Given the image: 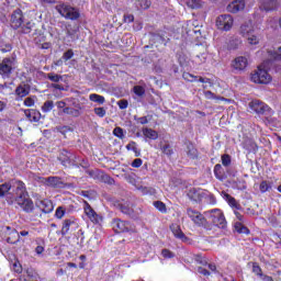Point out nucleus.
<instances>
[{"instance_id":"49","label":"nucleus","mask_w":281,"mask_h":281,"mask_svg":"<svg viewBox=\"0 0 281 281\" xmlns=\"http://www.w3.org/2000/svg\"><path fill=\"white\" fill-rule=\"evenodd\" d=\"M94 113L98 117H104V115H106V110L104 108H94Z\"/></svg>"},{"instance_id":"40","label":"nucleus","mask_w":281,"mask_h":281,"mask_svg":"<svg viewBox=\"0 0 281 281\" xmlns=\"http://www.w3.org/2000/svg\"><path fill=\"white\" fill-rule=\"evenodd\" d=\"M48 80H50V82H60V80H63V76L54 74V72H49L47 75Z\"/></svg>"},{"instance_id":"42","label":"nucleus","mask_w":281,"mask_h":281,"mask_svg":"<svg viewBox=\"0 0 281 281\" xmlns=\"http://www.w3.org/2000/svg\"><path fill=\"white\" fill-rule=\"evenodd\" d=\"M239 46H240V40L238 38L231 40L228 42V49H238Z\"/></svg>"},{"instance_id":"13","label":"nucleus","mask_w":281,"mask_h":281,"mask_svg":"<svg viewBox=\"0 0 281 281\" xmlns=\"http://www.w3.org/2000/svg\"><path fill=\"white\" fill-rule=\"evenodd\" d=\"M114 207L116 210H120L123 214H126L127 216H134L135 211L133 210V206H131V202H115Z\"/></svg>"},{"instance_id":"30","label":"nucleus","mask_w":281,"mask_h":281,"mask_svg":"<svg viewBox=\"0 0 281 281\" xmlns=\"http://www.w3.org/2000/svg\"><path fill=\"white\" fill-rule=\"evenodd\" d=\"M187 155L190 159H196L199 157V151L194 148V145L189 144L187 146Z\"/></svg>"},{"instance_id":"34","label":"nucleus","mask_w":281,"mask_h":281,"mask_svg":"<svg viewBox=\"0 0 281 281\" xmlns=\"http://www.w3.org/2000/svg\"><path fill=\"white\" fill-rule=\"evenodd\" d=\"M74 225V221L71 220H65L61 227V235L66 236V234H69V228Z\"/></svg>"},{"instance_id":"6","label":"nucleus","mask_w":281,"mask_h":281,"mask_svg":"<svg viewBox=\"0 0 281 281\" xmlns=\"http://www.w3.org/2000/svg\"><path fill=\"white\" fill-rule=\"evenodd\" d=\"M112 229L116 234H122L124 232H135V227L133 226V224L122 221L120 218L112 221Z\"/></svg>"},{"instance_id":"41","label":"nucleus","mask_w":281,"mask_h":281,"mask_svg":"<svg viewBox=\"0 0 281 281\" xmlns=\"http://www.w3.org/2000/svg\"><path fill=\"white\" fill-rule=\"evenodd\" d=\"M246 38L249 45H258V43H260V40L258 38V36L254 35L252 33L246 36Z\"/></svg>"},{"instance_id":"14","label":"nucleus","mask_w":281,"mask_h":281,"mask_svg":"<svg viewBox=\"0 0 281 281\" xmlns=\"http://www.w3.org/2000/svg\"><path fill=\"white\" fill-rule=\"evenodd\" d=\"M236 218H238L239 222L235 223V231L238 234H249V228H247L245 225H243L244 220H243V214L235 212Z\"/></svg>"},{"instance_id":"50","label":"nucleus","mask_w":281,"mask_h":281,"mask_svg":"<svg viewBox=\"0 0 281 281\" xmlns=\"http://www.w3.org/2000/svg\"><path fill=\"white\" fill-rule=\"evenodd\" d=\"M65 212H66L65 207L63 206L57 207L55 212L56 218H63V216H65Z\"/></svg>"},{"instance_id":"19","label":"nucleus","mask_w":281,"mask_h":281,"mask_svg":"<svg viewBox=\"0 0 281 281\" xmlns=\"http://www.w3.org/2000/svg\"><path fill=\"white\" fill-rule=\"evenodd\" d=\"M247 65H248L247 57H244V56H239L235 58V60L233 61L234 69H237L238 71H243V69H246Z\"/></svg>"},{"instance_id":"29","label":"nucleus","mask_w":281,"mask_h":281,"mask_svg":"<svg viewBox=\"0 0 281 281\" xmlns=\"http://www.w3.org/2000/svg\"><path fill=\"white\" fill-rule=\"evenodd\" d=\"M143 135H145L148 139H157L159 137L157 131L148 127L143 128Z\"/></svg>"},{"instance_id":"35","label":"nucleus","mask_w":281,"mask_h":281,"mask_svg":"<svg viewBox=\"0 0 281 281\" xmlns=\"http://www.w3.org/2000/svg\"><path fill=\"white\" fill-rule=\"evenodd\" d=\"M89 100L91 102H97L98 104H104V102H105V99L103 95L95 94V93L90 94Z\"/></svg>"},{"instance_id":"43","label":"nucleus","mask_w":281,"mask_h":281,"mask_svg":"<svg viewBox=\"0 0 281 281\" xmlns=\"http://www.w3.org/2000/svg\"><path fill=\"white\" fill-rule=\"evenodd\" d=\"M222 165L225 166L227 168V166L232 165V156H229L228 154H224L222 155Z\"/></svg>"},{"instance_id":"60","label":"nucleus","mask_w":281,"mask_h":281,"mask_svg":"<svg viewBox=\"0 0 281 281\" xmlns=\"http://www.w3.org/2000/svg\"><path fill=\"white\" fill-rule=\"evenodd\" d=\"M0 52H2V54H5V53H8V52H12V45L7 44L4 47L1 46V47H0Z\"/></svg>"},{"instance_id":"47","label":"nucleus","mask_w":281,"mask_h":281,"mask_svg":"<svg viewBox=\"0 0 281 281\" xmlns=\"http://www.w3.org/2000/svg\"><path fill=\"white\" fill-rule=\"evenodd\" d=\"M113 135H115V137H120V139L124 138V130L122 127H115L113 130Z\"/></svg>"},{"instance_id":"46","label":"nucleus","mask_w":281,"mask_h":281,"mask_svg":"<svg viewBox=\"0 0 281 281\" xmlns=\"http://www.w3.org/2000/svg\"><path fill=\"white\" fill-rule=\"evenodd\" d=\"M188 196H189V199H191V201H200V199H201L199 193L194 189L189 191Z\"/></svg>"},{"instance_id":"26","label":"nucleus","mask_w":281,"mask_h":281,"mask_svg":"<svg viewBox=\"0 0 281 281\" xmlns=\"http://www.w3.org/2000/svg\"><path fill=\"white\" fill-rule=\"evenodd\" d=\"M40 207L44 214H49L54 211V204H52V201L48 200L41 201Z\"/></svg>"},{"instance_id":"63","label":"nucleus","mask_w":281,"mask_h":281,"mask_svg":"<svg viewBox=\"0 0 281 281\" xmlns=\"http://www.w3.org/2000/svg\"><path fill=\"white\" fill-rule=\"evenodd\" d=\"M136 122L138 124H148V119L146 116H142V117H135Z\"/></svg>"},{"instance_id":"62","label":"nucleus","mask_w":281,"mask_h":281,"mask_svg":"<svg viewBox=\"0 0 281 281\" xmlns=\"http://www.w3.org/2000/svg\"><path fill=\"white\" fill-rule=\"evenodd\" d=\"M25 106H34V99L32 97H29L24 100Z\"/></svg>"},{"instance_id":"55","label":"nucleus","mask_w":281,"mask_h":281,"mask_svg":"<svg viewBox=\"0 0 281 281\" xmlns=\"http://www.w3.org/2000/svg\"><path fill=\"white\" fill-rule=\"evenodd\" d=\"M161 256H164L165 258H175V254L169 249H162Z\"/></svg>"},{"instance_id":"16","label":"nucleus","mask_w":281,"mask_h":281,"mask_svg":"<svg viewBox=\"0 0 281 281\" xmlns=\"http://www.w3.org/2000/svg\"><path fill=\"white\" fill-rule=\"evenodd\" d=\"M239 34H241V36H244L245 38L247 36H250V34H254V22L248 21L241 24L239 29Z\"/></svg>"},{"instance_id":"20","label":"nucleus","mask_w":281,"mask_h":281,"mask_svg":"<svg viewBox=\"0 0 281 281\" xmlns=\"http://www.w3.org/2000/svg\"><path fill=\"white\" fill-rule=\"evenodd\" d=\"M136 10H148L153 2L150 0H131Z\"/></svg>"},{"instance_id":"27","label":"nucleus","mask_w":281,"mask_h":281,"mask_svg":"<svg viewBox=\"0 0 281 281\" xmlns=\"http://www.w3.org/2000/svg\"><path fill=\"white\" fill-rule=\"evenodd\" d=\"M80 104L76 105V109L72 108H64L63 113H66V115H72L74 117H80Z\"/></svg>"},{"instance_id":"48","label":"nucleus","mask_w":281,"mask_h":281,"mask_svg":"<svg viewBox=\"0 0 281 281\" xmlns=\"http://www.w3.org/2000/svg\"><path fill=\"white\" fill-rule=\"evenodd\" d=\"M182 78H183L184 80H187V82H194V80H196V76H193V75L190 74V72H184V74L182 75Z\"/></svg>"},{"instance_id":"4","label":"nucleus","mask_w":281,"mask_h":281,"mask_svg":"<svg viewBox=\"0 0 281 281\" xmlns=\"http://www.w3.org/2000/svg\"><path fill=\"white\" fill-rule=\"evenodd\" d=\"M56 10L61 16L69 19L70 21H77V19H80V12H78V10L71 5L61 3L56 7Z\"/></svg>"},{"instance_id":"1","label":"nucleus","mask_w":281,"mask_h":281,"mask_svg":"<svg viewBox=\"0 0 281 281\" xmlns=\"http://www.w3.org/2000/svg\"><path fill=\"white\" fill-rule=\"evenodd\" d=\"M7 196V202L12 205L14 202L26 212H34V202L25 190V183L19 180H10L0 184V199Z\"/></svg>"},{"instance_id":"58","label":"nucleus","mask_w":281,"mask_h":281,"mask_svg":"<svg viewBox=\"0 0 281 281\" xmlns=\"http://www.w3.org/2000/svg\"><path fill=\"white\" fill-rule=\"evenodd\" d=\"M120 109H127L128 108V101L127 100H120L117 102Z\"/></svg>"},{"instance_id":"32","label":"nucleus","mask_w":281,"mask_h":281,"mask_svg":"<svg viewBox=\"0 0 281 281\" xmlns=\"http://www.w3.org/2000/svg\"><path fill=\"white\" fill-rule=\"evenodd\" d=\"M225 199L227 203L231 205V207H235V210H240V204L229 194H225Z\"/></svg>"},{"instance_id":"9","label":"nucleus","mask_w":281,"mask_h":281,"mask_svg":"<svg viewBox=\"0 0 281 281\" xmlns=\"http://www.w3.org/2000/svg\"><path fill=\"white\" fill-rule=\"evenodd\" d=\"M12 67H14V59L11 58H4L0 63V76L2 78H10L12 74Z\"/></svg>"},{"instance_id":"37","label":"nucleus","mask_w":281,"mask_h":281,"mask_svg":"<svg viewBox=\"0 0 281 281\" xmlns=\"http://www.w3.org/2000/svg\"><path fill=\"white\" fill-rule=\"evenodd\" d=\"M133 91L138 98H144V95H146V88L143 86H134Z\"/></svg>"},{"instance_id":"3","label":"nucleus","mask_w":281,"mask_h":281,"mask_svg":"<svg viewBox=\"0 0 281 281\" xmlns=\"http://www.w3.org/2000/svg\"><path fill=\"white\" fill-rule=\"evenodd\" d=\"M204 214L211 220L215 227H220V229H225V227H227V221L225 220V215L221 209L205 211Z\"/></svg>"},{"instance_id":"5","label":"nucleus","mask_w":281,"mask_h":281,"mask_svg":"<svg viewBox=\"0 0 281 281\" xmlns=\"http://www.w3.org/2000/svg\"><path fill=\"white\" fill-rule=\"evenodd\" d=\"M187 214L194 225H198V227H204L205 229L210 228V223H207V220L203 214H201V212L189 207L187 209Z\"/></svg>"},{"instance_id":"44","label":"nucleus","mask_w":281,"mask_h":281,"mask_svg":"<svg viewBox=\"0 0 281 281\" xmlns=\"http://www.w3.org/2000/svg\"><path fill=\"white\" fill-rule=\"evenodd\" d=\"M204 95L207 98V100H225L223 97H216V94H214L212 91H205Z\"/></svg>"},{"instance_id":"33","label":"nucleus","mask_w":281,"mask_h":281,"mask_svg":"<svg viewBox=\"0 0 281 281\" xmlns=\"http://www.w3.org/2000/svg\"><path fill=\"white\" fill-rule=\"evenodd\" d=\"M66 30H67V36H69L71 41H76V34H78V26L68 25Z\"/></svg>"},{"instance_id":"23","label":"nucleus","mask_w":281,"mask_h":281,"mask_svg":"<svg viewBox=\"0 0 281 281\" xmlns=\"http://www.w3.org/2000/svg\"><path fill=\"white\" fill-rule=\"evenodd\" d=\"M170 229L176 238H179L180 240H188V237H186V234H183L179 224H171Z\"/></svg>"},{"instance_id":"7","label":"nucleus","mask_w":281,"mask_h":281,"mask_svg":"<svg viewBox=\"0 0 281 281\" xmlns=\"http://www.w3.org/2000/svg\"><path fill=\"white\" fill-rule=\"evenodd\" d=\"M87 175H89V177L92 179H98L99 181H103V183H108L109 186H113V183H115V180L111 178V176L99 169L87 170Z\"/></svg>"},{"instance_id":"39","label":"nucleus","mask_w":281,"mask_h":281,"mask_svg":"<svg viewBox=\"0 0 281 281\" xmlns=\"http://www.w3.org/2000/svg\"><path fill=\"white\" fill-rule=\"evenodd\" d=\"M52 109H54V101H46L43 105H42V111L44 113H49V111H52Z\"/></svg>"},{"instance_id":"8","label":"nucleus","mask_w":281,"mask_h":281,"mask_svg":"<svg viewBox=\"0 0 281 281\" xmlns=\"http://www.w3.org/2000/svg\"><path fill=\"white\" fill-rule=\"evenodd\" d=\"M216 25L218 30L229 32L234 25V18H232L229 14H222L216 19Z\"/></svg>"},{"instance_id":"56","label":"nucleus","mask_w":281,"mask_h":281,"mask_svg":"<svg viewBox=\"0 0 281 281\" xmlns=\"http://www.w3.org/2000/svg\"><path fill=\"white\" fill-rule=\"evenodd\" d=\"M142 164H143L142 158H136V159L133 160L132 167H133V168H140V167H142Z\"/></svg>"},{"instance_id":"36","label":"nucleus","mask_w":281,"mask_h":281,"mask_svg":"<svg viewBox=\"0 0 281 281\" xmlns=\"http://www.w3.org/2000/svg\"><path fill=\"white\" fill-rule=\"evenodd\" d=\"M32 27L34 24L32 22H27L26 24H22L20 27L21 34H30L32 32Z\"/></svg>"},{"instance_id":"25","label":"nucleus","mask_w":281,"mask_h":281,"mask_svg":"<svg viewBox=\"0 0 281 281\" xmlns=\"http://www.w3.org/2000/svg\"><path fill=\"white\" fill-rule=\"evenodd\" d=\"M8 234L9 236L7 237V243H9V245H16V243H19L21 238V235L19 234V232H16V229H12Z\"/></svg>"},{"instance_id":"15","label":"nucleus","mask_w":281,"mask_h":281,"mask_svg":"<svg viewBox=\"0 0 281 281\" xmlns=\"http://www.w3.org/2000/svg\"><path fill=\"white\" fill-rule=\"evenodd\" d=\"M279 5L280 2H278V0H262L260 8L265 10V12H273Z\"/></svg>"},{"instance_id":"11","label":"nucleus","mask_w":281,"mask_h":281,"mask_svg":"<svg viewBox=\"0 0 281 281\" xmlns=\"http://www.w3.org/2000/svg\"><path fill=\"white\" fill-rule=\"evenodd\" d=\"M21 25H23V11L18 9L11 14V27L19 30Z\"/></svg>"},{"instance_id":"21","label":"nucleus","mask_w":281,"mask_h":281,"mask_svg":"<svg viewBox=\"0 0 281 281\" xmlns=\"http://www.w3.org/2000/svg\"><path fill=\"white\" fill-rule=\"evenodd\" d=\"M71 153L67 151V150H63L59 155V161H61L63 166H65V168H69V166H71Z\"/></svg>"},{"instance_id":"45","label":"nucleus","mask_w":281,"mask_h":281,"mask_svg":"<svg viewBox=\"0 0 281 281\" xmlns=\"http://www.w3.org/2000/svg\"><path fill=\"white\" fill-rule=\"evenodd\" d=\"M160 148H161L164 155H167L168 157H170V155H172V147H170V144H165Z\"/></svg>"},{"instance_id":"51","label":"nucleus","mask_w":281,"mask_h":281,"mask_svg":"<svg viewBox=\"0 0 281 281\" xmlns=\"http://www.w3.org/2000/svg\"><path fill=\"white\" fill-rule=\"evenodd\" d=\"M252 271L256 273V276H260V278H262V269L258 263H252Z\"/></svg>"},{"instance_id":"52","label":"nucleus","mask_w":281,"mask_h":281,"mask_svg":"<svg viewBox=\"0 0 281 281\" xmlns=\"http://www.w3.org/2000/svg\"><path fill=\"white\" fill-rule=\"evenodd\" d=\"M269 188H271V186H269L267 181H262L259 186L260 192H268Z\"/></svg>"},{"instance_id":"64","label":"nucleus","mask_w":281,"mask_h":281,"mask_svg":"<svg viewBox=\"0 0 281 281\" xmlns=\"http://www.w3.org/2000/svg\"><path fill=\"white\" fill-rule=\"evenodd\" d=\"M198 272H200L202 276H210V271L203 267H199Z\"/></svg>"},{"instance_id":"17","label":"nucleus","mask_w":281,"mask_h":281,"mask_svg":"<svg viewBox=\"0 0 281 281\" xmlns=\"http://www.w3.org/2000/svg\"><path fill=\"white\" fill-rule=\"evenodd\" d=\"M240 10H245V0H235L231 4L227 5L228 12H240Z\"/></svg>"},{"instance_id":"38","label":"nucleus","mask_w":281,"mask_h":281,"mask_svg":"<svg viewBox=\"0 0 281 281\" xmlns=\"http://www.w3.org/2000/svg\"><path fill=\"white\" fill-rule=\"evenodd\" d=\"M154 207H156V210H158L162 214H166V212H167L166 204L161 201H155Z\"/></svg>"},{"instance_id":"28","label":"nucleus","mask_w":281,"mask_h":281,"mask_svg":"<svg viewBox=\"0 0 281 281\" xmlns=\"http://www.w3.org/2000/svg\"><path fill=\"white\" fill-rule=\"evenodd\" d=\"M180 3H184V5H188V8H191L192 10H196L201 8V0H179Z\"/></svg>"},{"instance_id":"22","label":"nucleus","mask_w":281,"mask_h":281,"mask_svg":"<svg viewBox=\"0 0 281 281\" xmlns=\"http://www.w3.org/2000/svg\"><path fill=\"white\" fill-rule=\"evenodd\" d=\"M44 182L46 186H49L50 188H60L63 186L60 177L44 178Z\"/></svg>"},{"instance_id":"54","label":"nucleus","mask_w":281,"mask_h":281,"mask_svg":"<svg viewBox=\"0 0 281 281\" xmlns=\"http://www.w3.org/2000/svg\"><path fill=\"white\" fill-rule=\"evenodd\" d=\"M63 58L65 60H71V58H74V49H68L67 52H65Z\"/></svg>"},{"instance_id":"31","label":"nucleus","mask_w":281,"mask_h":281,"mask_svg":"<svg viewBox=\"0 0 281 281\" xmlns=\"http://www.w3.org/2000/svg\"><path fill=\"white\" fill-rule=\"evenodd\" d=\"M214 175L216 179H220V181H223V179H225V171L223 170V166L221 164L215 165Z\"/></svg>"},{"instance_id":"61","label":"nucleus","mask_w":281,"mask_h":281,"mask_svg":"<svg viewBox=\"0 0 281 281\" xmlns=\"http://www.w3.org/2000/svg\"><path fill=\"white\" fill-rule=\"evenodd\" d=\"M195 260H196L200 265H207V260H205V258H203L201 255L195 256Z\"/></svg>"},{"instance_id":"18","label":"nucleus","mask_w":281,"mask_h":281,"mask_svg":"<svg viewBox=\"0 0 281 281\" xmlns=\"http://www.w3.org/2000/svg\"><path fill=\"white\" fill-rule=\"evenodd\" d=\"M31 89L32 87L29 83L22 82L15 89V94L19 95V98H25V95H30Z\"/></svg>"},{"instance_id":"10","label":"nucleus","mask_w":281,"mask_h":281,"mask_svg":"<svg viewBox=\"0 0 281 281\" xmlns=\"http://www.w3.org/2000/svg\"><path fill=\"white\" fill-rule=\"evenodd\" d=\"M249 108L251 111H255L258 115H267L271 109H269V105H267L265 102L255 100L249 103Z\"/></svg>"},{"instance_id":"2","label":"nucleus","mask_w":281,"mask_h":281,"mask_svg":"<svg viewBox=\"0 0 281 281\" xmlns=\"http://www.w3.org/2000/svg\"><path fill=\"white\" fill-rule=\"evenodd\" d=\"M281 67V46L276 49L268 50V59H266L258 68L254 71L250 77L252 82L257 85H269L271 82V75L268 69H276L280 71Z\"/></svg>"},{"instance_id":"12","label":"nucleus","mask_w":281,"mask_h":281,"mask_svg":"<svg viewBox=\"0 0 281 281\" xmlns=\"http://www.w3.org/2000/svg\"><path fill=\"white\" fill-rule=\"evenodd\" d=\"M85 214L88 216V218L91 221V223H100L102 222V216H100L98 213L93 211V207L87 202H85Z\"/></svg>"},{"instance_id":"24","label":"nucleus","mask_w":281,"mask_h":281,"mask_svg":"<svg viewBox=\"0 0 281 281\" xmlns=\"http://www.w3.org/2000/svg\"><path fill=\"white\" fill-rule=\"evenodd\" d=\"M24 114L29 122H38L41 120V112L36 110H24Z\"/></svg>"},{"instance_id":"57","label":"nucleus","mask_w":281,"mask_h":281,"mask_svg":"<svg viewBox=\"0 0 281 281\" xmlns=\"http://www.w3.org/2000/svg\"><path fill=\"white\" fill-rule=\"evenodd\" d=\"M127 150H133L134 153H137V146L135 142H131L130 144L126 145Z\"/></svg>"},{"instance_id":"59","label":"nucleus","mask_w":281,"mask_h":281,"mask_svg":"<svg viewBox=\"0 0 281 281\" xmlns=\"http://www.w3.org/2000/svg\"><path fill=\"white\" fill-rule=\"evenodd\" d=\"M135 21V16L133 14L124 15L125 23H133Z\"/></svg>"},{"instance_id":"53","label":"nucleus","mask_w":281,"mask_h":281,"mask_svg":"<svg viewBox=\"0 0 281 281\" xmlns=\"http://www.w3.org/2000/svg\"><path fill=\"white\" fill-rule=\"evenodd\" d=\"M13 271H15V273H22L23 272V267L21 266V262L14 261Z\"/></svg>"}]
</instances>
